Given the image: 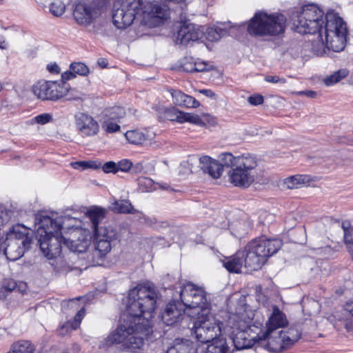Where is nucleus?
Returning a JSON list of instances; mask_svg holds the SVG:
<instances>
[{"mask_svg": "<svg viewBox=\"0 0 353 353\" xmlns=\"http://www.w3.org/2000/svg\"><path fill=\"white\" fill-rule=\"evenodd\" d=\"M157 293L150 285H138L131 289L125 302V313L117 328L99 343L106 349L119 345L123 350L140 349L152 333L150 319L156 308Z\"/></svg>", "mask_w": 353, "mask_h": 353, "instance_id": "obj_1", "label": "nucleus"}, {"mask_svg": "<svg viewBox=\"0 0 353 353\" xmlns=\"http://www.w3.org/2000/svg\"><path fill=\"white\" fill-rule=\"evenodd\" d=\"M67 221H75L68 216H58L57 214L52 216H41L37 223V238L41 251L49 259L59 256L61 252L64 238L61 234V229Z\"/></svg>", "mask_w": 353, "mask_h": 353, "instance_id": "obj_2", "label": "nucleus"}, {"mask_svg": "<svg viewBox=\"0 0 353 353\" xmlns=\"http://www.w3.org/2000/svg\"><path fill=\"white\" fill-rule=\"evenodd\" d=\"M223 165L230 168L228 172L229 181L236 187L248 188L255 179L257 161L251 154L234 157L231 153H223L219 157Z\"/></svg>", "mask_w": 353, "mask_h": 353, "instance_id": "obj_3", "label": "nucleus"}, {"mask_svg": "<svg viewBox=\"0 0 353 353\" xmlns=\"http://www.w3.org/2000/svg\"><path fill=\"white\" fill-rule=\"evenodd\" d=\"M282 245V241L279 239L262 236L252 240L242 251L245 272L249 273L261 269L267 259L275 254Z\"/></svg>", "mask_w": 353, "mask_h": 353, "instance_id": "obj_4", "label": "nucleus"}, {"mask_svg": "<svg viewBox=\"0 0 353 353\" xmlns=\"http://www.w3.org/2000/svg\"><path fill=\"white\" fill-rule=\"evenodd\" d=\"M252 319L245 313L232 314L224 327L225 334H228L235 349L240 350L252 347L261 340V336H250L248 332L251 330Z\"/></svg>", "mask_w": 353, "mask_h": 353, "instance_id": "obj_5", "label": "nucleus"}, {"mask_svg": "<svg viewBox=\"0 0 353 353\" xmlns=\"http://www.w3.org/2000/svg\"><path fill=\"white\" fill-rule=\"evenodd\" d=\"M292 29L301 34H319L325 23L324 12L316 5L308 4L290 16Z\"/></svg>", "mask_w": 353, "mask_h": 353, "instance_id": "obj_6", "label": "nucleus"}, {"mask_svg": "<svg viewBox=\"0 0 353 353\" xmlns=\"http://www.w3.org/2000/svg\"><path fill=\"white\" fill-rule=\"evenodd\" d=\"M195 316L192 330L198 342L207 344L219 339V336L225 334V325L210 313V309H204L203 312H197Z\"/></svg>", "mask_w": 353, "mask_h": 353, "instance_id": "obj_7", "label": "nucleus"}, {"mask_svg": "<svg viewBox=\"0 0 353 353\" xmlns=\"http://www.w3.org/2000/svg\"><path fill=\"white\" fill-rule=\"evenodd\" d=\"M286 17L282 14L258 12L250 19L248 31L255 36H277L284 32Z\"/></svg>", "mask_w": 353, "mask_h": 353, "instance_id": "obj_8", "label": "nucleus"}, {"mask_svg": "<svg viewBox=\"0 0 353 353\" xmlns=\"http://www.w3.org/2000/svg\"><path fill=\"white\" fill-rule=\"evenodd\" d=\"M32 238L28 229L22 225H17L7 232L1 250L7 259L14 261L20 259L26 250L30 248Z\"/></svg>", "mask_w": 353, "mask_h": 353, "instance_id": "obj_9", "label": "nucleus"}, {"mask_svg": "<svg viewBox=\"0 0 353 353\" xmlns=\"http://www.w3.org/2000/svg\"><path fill=\"white\" fill-rule=\"evenodd\" d=\"M179 294L184 307L192 310L189 316L203 312L204 309H210V303L207 300L206 293L203 288L188 283L183 285Z\"/></svg>", "mask_w": 353, "mask_h": 353, "instance_id": "obj_10", "label": "nucleus"}, {"mask_svg": "<svg viewBox=\"0 0 353 353\" xmlns=\"http://www.w3.org/2000/svg\"><path fill=\"white\" fill-rule=\"evenodd\" d=\"M34 94L39 99L57 101L69 92V86L63 83L52 81H39L32 86Z\"/></svg>", "mask_w": 353, "mask_h": 353, "instance_id": "obj_11", "label": "nucleus"}, {"mask_svg": "<svg viewBox=\"0 0 353 353\" xmlns=\"http://www.w3.org/2000/svg\"><path fill=\"white\" fill-rule=\"evenodd\" d=\"M341 32L338 36L324 37L323 30L317 34L316 39L312 41L311 49L318 56H322L329 50L333 52L342 51L346 44L347 36Z\"/></svg>", "mask_w": 353, "mask_h": 353, "instance_id": "obj_12", "label": "nucleus"}, {"mask_svg": "<svg viewBox=\"0 0 353 353\" xmlns=\"http://www.w3.org/2000/svg\"><path fill=\"white\" fill-rule=\"evenodd\" d=\"M101 14L99 3L92 0H78L74 5L73 16L81 25L88 26Z\"/></svg>", "mask_w": 353, "mask_h": 353, "instance_id": "obj_13", "label": "nucleus"}, {"mask_svg": "<svg viewBox=\"0 0 353 353\" xmlns=\"http://www.w3.org/2000/svg\"><path fill=\"white\" fill-rule=\"evenodd\" d=\"M341 32L347 36V29L345 22L336 13L327 12L325 17V23L323 25L324 37L338 36Z\"/></svg>", "mask_w": 353, "mask_h": 353, "instance_id": "obj_14", "label": "nucleus"}, {"mask_svg": "<svg viewBox=\"0 0 353 353\" xmlns=\"http://www.w3.org/2000/svg\"><path fill=\"white\" fill-rule=\"evenodd\" d=\"M185 307L180 301L169 302L161 314L162 322L166 325H173L185 316Z\"/></svg>", "mask_w": 353, "mask_h": 353, "instance_id": "obj_15", "label": "nucleus"}, {"mask_svg": "<svg viewBox=\"0 0 353 353\" xmlns=\"http://www.w3.org/2000/svg\"><path fill=\"white\" fill-rule=\"evenodd\" d=\"M75 125L82 136H94L99 131L97 121L85 113L79 112L75 115Z\"/></svg>", "mask_w": 353, "mask_h": 353, "instance_id": "obj_16", "label": "nucleus"}, {"mask_svg": "<svg viewBox=\"0 0 353 353\" xmlns=\"http://www.w3.org/2000/svg\"><path fill=\"white\" fill-rule=\"evenodd\" d=\"M203 31L196 24H183L177 32L175 41L177 44L188 45L201 39Z\"/></svg>", "mask_w": 353, "mask_h": 353, "instance_id": "obj_17", "label": "nucleus"}, {"mask_svg": "<svg viewBox=\"0 0 353 353\" xmlns=\"http://www.w3.org/2000/svg\"><path fill=\"white\" fill-rule=\"evenodd\" d=\"M90 244V238L88 234H83L81 230L77 228L72 230L69 239H64V245L72 252H83Z\"/></svg>", "mask_w": 353, "mask_h": 353, "instance_id": "obj_18", "label": "nucleus"}, {"mask_svg": "<svg viewBox=\"0 0 353 353\" xmlns=\"http://www.w3.org/2000/svg\"><path fill=\"white\" fill-rule=\"evenodd\" d=\"M199 167L203 172L208 173L214 179H218L223 172V168L225 166L221 161L219 163L209 156H203L199 159Z\"/></svg>", "mask_w": 353, "mask_h": 353, "instance_id": "obj_19", "label": "nucleus"}, {"mask_svg": "<svg viewBox=\"0 0 353 353\" xmlns=\"http://www.w3.org/2000/svg\"><path fill=\"white\" fill-rule=\"evenodd\" d=\"M211 344L194 345L193 353H227L228 347L223 338L212 341Z\"/></svg>", "mask_w": 353, "mask_h": 353, "instance_id": "obj_20", "label": "nucleus"}, {"mask_svg": "<svg viewBox=\"0 0 353 353\" xmlns=\"http://www.w3.org/2000/svg\"><path fill=\"white\" fill-rule=\"evenodd\" d=\"M288 323L285 314L274 305L272 307V313L266 323L268 334L279 327H283Z\"/></svg>", "mask_w": 353, "mask_h": 353, "instance_id": "obj_21", "label": "nucleus"}, {"mask_svg": "<svg viewBox=\"0 0 353 353\" xmlns=\"http://www.w3.org/2000/svg\"><path fill=\"white\" fill-rule=\"evenodd\" d=\"M168 91L172 95L173 103L176 105L185 108H196L199 105L198 101L181 90L170 88Z\"/></svg>", "mask_w": 353, "mask_h": 353, "instance_id": "obj_22", "label": "nucleus"}, {"mask_svg": "<svg viewBox=\"0 0 353 353\" xmlns=\"http://www.w3.org/2000/svg\"><path fill=\"white\" fill-rule=\"evenodd\" d=\"M301 336V332L297 327H290L285 333L280 336L281 344L279 347H273V351H282L283 350L288 349L296 342Z\"/></svg>", "mask_w": 353, "mask_h": 353, "instance_id": "obj_23", "label": "nucleus"}, {"mask_svg": "<svg viewBox=\"0 0 353 353\" xmlns=\"http://www.w3.org/2000/svg\"><path fill=\"white\" fill-rule=\"evenodd\" d=\"M125 137L130 143L139 145L152 141L154 138V133L147 130H128L125 132Z\"/></svg>", "mask_w": 353, "mask_h": 353, "instance_id": "obj_24", "label": "nucleus"}, {"mask_svg": "<svg viewBox=\"0 0 353 353\" xmlns=\"http://www.w3.org/2000/svg\"><path fill=\"white\" fill-rule=\"evenodd\" d=\"M106 213V210L99 206H92L87 210L85 214L90 221L93 231L97 228H103L99 226V224L105 219Z\"/></svg>", "mask_w": 353, "mask_h": 353, "instance_id": "obj_25", "label": "nucleus"}, {"mask_svg": "<svg viewBox=\"0 0 353 353\" xmlns=\"http://www.w3.org/2000/svg\"><path fill=\"white\" fill-rule=\"evenodd\" d=\"M243 256V252L238 251L223 261V266L230 272L241 273L242 268H244Z\"/></svg>", "mask_w": 353, "mask_h": 353, "instance_id": "obj_26", "label": "nucleus"}, {"mask_svg": "<svg viewBox=\"0 0 353 353\" xmlns=\"http://www.w3.org/2000/svg\"><path fill=\"white\" fill-rule=\"evenodd\" d=\"M312 181L310 175L296 174L289 176L284 180V185L288 189L299 188L302 185L309 183Z\"/></svg>", "mask_w": 353, "mask_h": 353, "instance_id": "obj_27", "label": "nucleus"}, {"mask_svg": "<svg viewBox=\"0 0 353 353\" xmlns=\"http://www.w3.org/2000/svg\"><path fill=\"white\" fill-rule=\"evenodd\" d=\"M93 232L94 240H108L110 243H114L117 239V232L111 227L97 228Z\"/></svg>", "mask_w": 353, "mask_h": 353, "instance_id": "obj_28", "label": "nucleus"}, {"mask_svg": "<svg viewBox=\"0 0 353 353\" xmlns=\"http://www.w3.org/2000/svg\"><path fill=\"white\" fill-rule=\"evenodd\" d=\"M110 209L115 213L135 214L137 212L126 199L115 200L112 203Z\"/></svg>", "mask_w": 353, "mask_h": 353, "instance_id": "obj_29", "label": "nucleus"}, {"mask_svg": "<svg viewBox=\"0 0 353 353\" xmlns=\"http://www.w3.org/2000/svg\"><path fill=\"white\" fill-rule=\"evenodd\" d=\"M94 255L98 259H103L108 252H110L113 243L109 242L108 240H94Z\"/></svg>", "mask_w": 353, "mask_h": 353, "instance_id": "obj_30", "label": "nucleus"}, {"mask_svg": "<svg viewBox=\"0 0 353 353\" xmlns=\"http://www.w3.org/2000/svg\"><path fill=\"white\" fill-rule=\"evenodd\" d=\"M125 115V110L121 106H113L106 108L103 112V118L120 121Z\"/></svg>", "mask_w": 353, "mask_h": 353, "instance_id": "obj_31", "label": "nucleus"}, {"mask_svg": "<svg viewBox=\"0 0 353 353\" xmlns=\"http://www.w3.org/2000/svg\"><path fill=\"white\" fill-rule=\"evenodd\" d=\"M348 74L349 71L347 69H340L325 77L323 82L327 86H332L345 78Z\"/></svg>", "mask_w": 353, "mask_h": 353, "instance_id": "obj_32", "label": "nucleus"}, {"mask_svg": "<svg viewBox=\"0 0 353 353\" xmlns=\"http://www.w3.org/2000/svg\"><path fill=\"white\" fill-rule=\"evenodd\" d=\"M14 353H32L34 347L28 341H21L14 343L12 346Z\"/></svg>", "mask_w": 353, "mask_h": 353, "instance_id": "obj_33", "label": "nucleus"}, {"mask_svg": "<svg viewBox=\"0 0 353 353\" xmlns=\"http://www.w3.org/2000/svg\"><path fill=\"white\" fill-rule=\"evenodd\" d=\"M194 344L192 343H181L170 347L167 353H193Z\"/></svg>", "mask_w": 353, "mask_h": 353, "instance_id": "obj_34", "label": "nucleus"}, {"mask_svg": "<svg viewBox=\"0 0 353 353\" xmlns=\"http://www.w3.org/2000/svg\"><path fill=\"white\" fill-rule=\"evenodd\" d=\"M119 122L112 121V119L102 118L101 126L106 132L114 133L119 131L121 129L120 125L118 124Z\"/></svg>", "mask_w": 353, "mask_h": 353, "instance_id": "obj_35", "label": "nucleus"}, {"mask_svg": "<svg viewBox=\"0 0 353 353\" xmlns=\"http://www.w3.org/2000/svg\"><path fill=\"white\" fill-rule=\"evenodd\" d=\"M71 166L74 169L83 170L87 168L99 169L102 165L97 161H76L71 163Z\"/></svg>", "mask_w": 353, "mask_h": 353, "instance_id": "obj_36", "label": "nucleus"}, {"mask_svg": "<svg viewBox=\"0 0 353 353\" xmlns=\"http://www.w3.org/2000/svg\"><path fill=\"white\" fill-rule=\"evenodd\" d=\"M50 11L54 16L60 17L65 11V5L61 0H54L50 4Z\"/></svg>", "mask_w": 353, "mask_h": 353, "instance_id": "obj_37", "label": "nucleus"}, {"mask_svg": "<svg viewBox=\"0 0 353 353\" xmlns=\"http://www.w3.org/2000/svg\"><path fill=\"white\" fill-rule=\"evenodd\" d=\"M183 122H190L191 123H194L198 125H204L205 123L200 118V117L197 114H192V113H182V120H181V123Z\"/></svg>", "mask_w": 353, "mask_h": 353, "instance_id": "obj_38", "label": "nucleus"}, {"mask_svg": "<svg viewBox=\"0 0 353 353\" xmlns=\"http://www.w3.org/2000/svg\"><path fill=\"white\" fill-rule=\"evenodd\" d=\"M70 69L72 70L75 74L85 76L89 72L88 68L83 63H72L70 65Z\"/></svg>", "mask_w": 353, "mask_h": 353, "instance_id": "obj_39", "label": "nucleus"}, {"mask_svg": "<svg viewBox=\"0 0 353 353\" xmlns=\"http://www.w3.org/2000/svg\"><path fill=\"white\" fill-rule=\"evenodd\" d=\"M182 113L183 112L172 108L165 111V117L168 121L181 123V120H182Z\"/></svg>", "mask_w": 353, "mask_h": 353, "instance_id": "obj_40", "label": "nucleus"}, {"mask_svg": "<svg viewBox=\"0 0 353 353\" xmlns=\"http://www.w3.org/2000/svg\"><path fill=\"white\" fill-rule=\"evenodd\" d=\"M226 34V31L221 28H210L208 31V37L212 41H218L222 34Z\"/></svg>", "mask_w": 353, "mask_h": 353, "instance_id": "obj_41", "label": "nucleus"}, {"mask_svg": "<svg viewBox=\"0 0 353 353\" xmlns=\"http://www.w3.org/2000/svg\"><path fill=\"white\" fill-rule=\"evenodd\" d=\"M139 184L141 186H145L146 192H151L153 190H157V187H156V183L154 181L148 177H143L139 179Z\"/></svg>", "mask_w": 353, "mask_h": 353, "instance_id": "obj_42", "label": "nucleus"}, {"mask_svg": "<svg viewBox=\"0 0 353 353\" xmlns=\"http://www.w3.org/2000/svg\"><path fill=\"white\" fill-rule=\"evenodd\" d=\"M102 170L105 173L115 174L118 172V167L117 163L114 161H108L101 166Z\"/></svg>", "mask_w": 353, "mask_h": 353, "instance_id": "obj_43", "label": "nucleus"}, {"mask_svg": "<svg viewBox=\"0 0 353 353\" xmlns=\"http://www.w3.org/2000/svg\"><path fill=\"white\" fill-rule=\"evenodd\" d=\"M34 122L44 125L52 120V117L48 113L39 114L33 118Z\"/></svg>", "mask_w": 353, "mask_h": 353, "instance_id": "obj_44", "label": "nucleus"}, {"mask_svg": "<svg viewBox=\"0 0 353 353\" xmlns=\"http://www.w3.org/2000/svg\"><path fill=\"white\" fill-rule=\"evenodd\" d=\"M118 171L128 172L132 166V163L128 159H122L117 163Z\"/></svg>", "mask_w": 353, "mask_h": 353, "instance_id": "obj_45", "label": "nucleus"}, {"mask_svg": "<svg viewBox=\"0 0 353 353\" xmlns=\"http://www.w3.org/2000/svg\"><path fill=\"white\" fill-rule=\"evenodd\" d=\"M248 101L250 104L253 105H258L263 103L264 98L261 94H256L250 96Z\"/></svg>", "mask_w": 353, "mask_h": 353, "instance_id": "obj_46", "label": "nucleus"}, {"mask_svg": "<svg viewBox=\"0 0 353 353\" xmlns=\"http://www.w3.org/2000/svg\"><path fill=\"white\" fill-rule=\"evenodd\" d=\"M265 80L269 83H280V84H283L286 81L284 78H280L279 76H270V75L266 76L265 77Z\"/></svg>", "mask_w": 353, "mask_h": 353, "instance_id": "obj_47", "label": "nucleus"}, {"mask_svg": "<svg viewBox=\"0 0 353 353\" xmlns=\"http://www.w3.org/2000/svg\"><path fill=\"white\" fill-rule=\"evenodd\" d=\"M74 77H76V76L74 72L70 69V70L65 71L61 74V81L60 83L66 84L65 82L67 81H69Z\"/></svg>", "mask_w": 353, "mask_h": 353, "instance_id": "obj_48", "label": "nucleus"}, {"mask_svg": "<svg viewBox=\"0 0 353 353\" xmlns=\"http://www.w3.org/2000/svg\"><path fill=\"white\" fill-rule=\"evenodd\" d=\"M194 61H187L184 62L181 65L182 70L187 72H194Z\"/></svg>", "mask_w": 353, "mask_h": 353, "instance_id": "obj_49", "label": "nucleus"}, {"mask_svg": "<svg viewBox=\"0 0 353 353\" xmlns=\"http://www.w3.org/2000/svg\"><path fill=\"white\" fill-rule=\"evenodd\" d=\"M206 66L204 62L194 61V72H203L206 70Z\"/></svg>", "mask_w": 353, "mask_h": 353, "instance_id": "obj_50", "label": "nucleus"}, {"mask_svg": "<svg viewBox=\"0 0 353 353\" xmlns=\"http://www.w3.org/2000/svg\"><path fill=\"white\" fill-rule=\"evenodd\" d=\"M47 68L50 72L53 74H58L60 72V68L57 63L48 64Z\"/></svg>", "mask_w": 353, "mask_h": 353, "instance_id": "obj_51", "label": "nucleus"}, {"mask_svg": "<svg viewBox=\"0 0 353 353\" xmlns=\"http://www.w3.org/2000/svg\"><path fill=\"white\" fill-rule=\"evenodd\" d=\"M299 95H305L310 98H315L317 96V93L312 90H304L298 92Z\"/></svg>", "mask_w": 353, "mask_h": 353, "instance_id": "obj_52", "label": "nucleus"}, {"mask_svg": "<svg viewBox=\"0 0 353 353\" xmlns=\"http://www.w3.org/2000/svg\"><path fill=\"white\" fill-rule=\"evenodd\" d=\"M85 310L84 308H81L74 316V321L76 322L80 323L83 316H85Z\"/></svg>", "mask_w": 353, "mask_h": 353, "instance_id": "obj_53", "label": "nucleus"}, {"mask_svg": "<svg viewBox=\"0 0 353 353\" xmlns=\"http://www.w3.org/2000/svg\"><path fill=\"white\" fill-rule=\"evenodd\" d=\"M344 310L353 316V301L347 302L344 305Z\"/></svg>", "mask_w": 353, "mask_h": 353, "instance_id": "obj_54", "label": "nucleus"}, {"mask_svg": "<svg viewBox=\"0 0 353 353\" xmlns=\"http://www.w3.org/2000/svg\"><path fill=\"white\" fill-rule=\"evenodd\" d=\"M200 92L211 98L214 96V93L211 90L203 89L200 90Z\"/></svg>", "mask_w": 353, "mask_h": 353, "instance_id": "obj_55", "label": "nucleus"}, {"mask_svg": "<svg viewBox=\"0 0 353 353\" xmlns=\"http://www.w3.org/2000/svg\"><path fill=\"white\" fill-rule=\"evenodd\" d=\"M156 187L162 190H168L170 188V186L168 183H156Z\"/></svg>", "mask_w": 353, "mask_h": 353, "instance_id": "obj_56", "label": "nucleus"}, {"mask_svg": "<svg viewBox=\"0 0 353 353\" xmlns=\"http://www.w3.org/2000/svg\"><path fill=\"white\" fill-rule=\"evenodd\" d=\"M0 48L2 49L6 48L5 41H0Z\"/></svg>", "mask_w": 353, "mask_h": 353, "instance_id": "obj_57", "label": "nucleus"}, {"mask_svg": "<svg viewBox=\"0 0 353 353\" xmlns=\"http://www.w3.org/2000/svg\"><path fill=\"white\" fill-rule=\"evenodd\" d=\"M99 64L101 65L103 68L106 66V63L104 60H102L101 63L99 61Z\"/></svg>", "mask_w": 353, "mask_h": 353, "instance_id": "obj_58", "label": "nucleus"}, {"mask_svg": "<svg viewBox=\"0 0 353 353\" xmlns=\"http://www.w3.org/2000/svg\"><path fill=\"white\" fill-rule=\"evenodd\" d=\"M92 263H93L94 265H98V264H99L98 261L95 260L94 259H93L92 260Z\"/></svg>", "mask_w": 353, "mask_h": 353, "instance_id": "obj_59", "label": "nucleus"}, {"mask_svg": "<svg viewBox=\"0 0 353 353\" xmlns=\"http://www.w3.org/2000/svg\"><path fill=\"white\" fill-rule=\"evenodd\" d=\"M2 1V0H0V3Z\"/></svg>", "mask_w": 353, "mask_h": 353, "instance_id": "obj_60", "label": "nucleus"}]
</instances>
